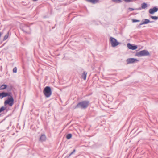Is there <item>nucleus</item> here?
<instances>
[{"mask_svg":"<svg viewBox=\"0 0 158 158\" xmlns=\"http://www.w3.org/2000/svg\"><path fill=\"white\" fill-rule=\"evenodd\" d=\"M8 96L7 99L5 100L4 102L5 105H9L10 106H12L14 103V99L12 93L11 92H2L0 93V98L2 99L3 98Z\"/></svg>","mask_w":158,"mask_h":158,"instance_id":"f257e3e1","label":"nucleus"},{"mask_svg":"<svg viewBox=\"0 0 158 158\" xmlns=\"http://www.w3.org/2000/svg\"><path fill=\"white\" fill-rule=\"evenodd\" d=\"M127 46L129 49L133 50H135L137 48V46L136 45H133L130 43H128Z\"/></svg>","mask_w":158,"mask_h":158,"instance_id":"0eeeda50","label":"nucleus"},{"mask_svg":"<svg viewBox=\"0 0 158 158\" xmlns=\"http://www.w3.org/2000/svg\"><path fill=\"white\" fill-rule=\"evenodd\" d=\"M113 2L116 3H119L121 2V0H112Z\"/></svg>","mask_w":158,"mask_h":158,"instance_id":"a211bd4d","label":"nucleus"},{"mask_svg":"<svg viewBox=\"0 0 158 158\" xmlns=\"http://www.w3.org/2000/svg\"><path fill=\"white\" fill-rule=\"evenodd\" d=\"M9 31H8L6 34L4 36V37L3 40L5 41L8 38L9 35Z\"/></svg>","mask_w":158,"mask_h":158,"instance_id":"2eb2a0df","label":"nucleus"},{"mask_svg":"<svg viewBox=\"0 0 158 158\" xmlns=\"http://www.w3.org/2000/svg\"><path fill=\"white\" fill-rule=\"evenodd\" d=\"M17 68L16 67H15L13 69V72L16 73L17 72Z\"/></svg>","mask_w":158,"mask_h":158,"instance_id":"4be33fe9","label":"nucleus"},{"mask_svg":"<svg viewBox=\"0 0 158 158\" xmlns=\"http://www.w3.org/2000/svg\"><path fill=\"white\" fill-rule=\"evenodd\" d=\"M138 61V60L137 59L134 58H128L126 60V62L127 64L134 63Z\"/></svg>","mask_w":158,"mask_h":158,"instance_id":"423d86ee","label":"nucleus"},{"mask_svg":"<svg viewBox=\"0 0 158 158\" xmlns=\"http://www.w3.org/2000/svg\"><path fill=\"white\" fill-rule=\"evenodd\" d=\"M125 2H129L133 1V0H124Z\"/></svg>","mask_w":158,"mask_h":158,"instance_id":"5701e85b","label":"nucleus"},{"mask_svg":"<svg viewBox=\"0 0 158 158\" xmlns=\"http://www.w3.org/2000/svg\"><path fill=\"white\" fill-rule=\"evenodd\" d=\"M26 27L28 29H29V27Z\"/></svg>","mask_w":158,"mask_h":158,"instance_id":"bb28decb","label":"nucleus"},{"mask_svg":"<svg viewBox=\"0 0 158 158\" xmlns=\"http://www.w3.org/2000/svg\"><path fill=\"white\" fill-rule=\"evenodd\" d=\"M153 21H150L148 19H143L141 23H140L139 25H141L143 24H146L149 23L153 22Z\"/></svg>","mask_w":158,"mask_h":158,"instance_id":"6e6552de","label":"nucleus"},{"mask_svg":"<svg viewBox=\"0 0 158 158\" xmlns=\"http://www.w3.org/2000/svg\"><path fill=\"white\" fill-rule=\"evenodd\" d=\"M147 7V4L145 3H143L141 4V8L143 9H145Z\"/></svg>","mask_w":158,"mask_h":158,"instance_id":"4468645a","label":"nucleus"},{"mask_svg":"<svg viewBox=\"0 0 158 158\" xmlns=\"http://www.w3.org/2000/svg\"><path fill=\"white\" fill-rule=\"evenodd\" d=\"M136 55L139 57L146 56H149L150 55L149 52L147 50H145L137 52Z\"/></svg>","mask_w":158,"mask_h":158,"instance_id":"20e7f679","label":"nucleus"},{"mask_svg":"<svg viewBox=\"0 0 158 158\" xmlns=\"http://www.w3.org/2000/svg\"><path fill=\"white\" fill-rule=\"evenodd\" d=\"M128 10H130L131 11H132L133 10H134V9L132 8H128Z\"/></svg>","mask_w":158,"mask_h":158,"instance_id":"b1692460","label":"nucleus"},{"mask_svg":"<svg viewBox=\"0 0 158 158\" xmlns=\"http://www.w3.org/2000/svg\"><path fill=\"white\" fill-rule=\"evenodd\" d=\"M89 102L87 100L79 102L74 108V109L80 108L82 109H85L89 106Z\"/></svg>","mask_w":158,"mask_h":158,"instance_id":"f03ea898","label":"nucleus"},{"mask_svg":"<svg viewBox=\"0 0 158 158\" xmlns=\"http://www.w3.org/2000/svg\"><path fill=\"white\" fill-rule=\"evenodd\" d=\"M22 30L23 31L26 33H28L27 31H25V28H23V29H22Z\"/></svg>","mask_w":158,"mask_h":158,"instance_id":"393cba45","label":"nucleus"},{"mask_svg":"<svg viewBox=\"0 0 158 158\" xmlns=\"http://www.w3.org/2000/svg\"><path fill=\"white\" fill-rule=\"evenodd\" d=\"M46 139V137L45 135L44 134H42L40 136L39 139V140L41 142H42L45 141Z\"/></svg>","mask_w":158,"mask_h":158,"instance_id":"9d476101","label":"nucleus"},{"mask_svg":"<svg viewBox=\"0 0 158 158\" xmlns=\"http://www.w3.org/2000/svg\"><path fill=\"white\" fill-rule=\"evenodd\" d=\"M72 137V135L71 134H69L66 135V138L67 139H69L71 138Z\"/></svg>","mask_w":158,"mask_h":158,"instance_id":"f3484780","label":"nucleus"},{"mask_svg":"<svg viewBox=\"0 0 158 158\" xmlns=\"http://www.w3.org/2000/svg\"><path fill=\"white\" fill-rule=\"evenodd\" d=\"M32 0L33 1H37L38 0Z\"/></svg>","mask_w":158,"mask_h":158,"instance_id":"a878e982","label":"nucleus"},{"mask_svg":"<svg viewBox=\"0 0 158 158\" xmlns=\"http://www.w3.org/2000/svg\"><path fill=\"white\" fill-rule=\"evenodd\" d=\"M110 43L111 44L112 46L113 47H115L120 44V43L117 42L116 40L114 38L110 37Z\"/></svg>","mask_w":158,"mask_h":158,"instance_id":"39448f33","label":"nucleus"},{"mask_svg":"<svg viewBox=\"0 0 158 158\" xmlns=\"http://www.w3.org/2000/svg\"><path fill=\"white\" fill-rule=\"evenodd\" d=\"M140 21L139 20L135 19H132V22L133 23H135L137 22H139Z\"/></svg>","mask_w":158,"mask_h":158,"instance_id":"412c9836","label":"nucleus"},{"mask_svg":"<svg viewBox=\"0 0 158 158\" xmlns=\"http://www.w3.org/2000/svg\"><path fill=\"white\" fill-rule=\"evenodd\" d=\"M7 85L6 84H3L0 86V90H3L6 89Z\"/></svg>","mask_w":158,"mask_h":158,"instance_id":"f8f14e48","label":"nucleus"},{"mask_svg":"<svg viewBox=\"0 0 158 158\" xmlns=\"http://www.w3.org/2000/svg\"><path fill=\"white\" fill-rule=\"evenodd\" d=\"M86 1L91 2L93 4H95L98 2L99 0H85Z\"/></svg>","mask_w":158,"mask_h":158,"instance_id":"ddd939ff","label":"nucleus"},{"mask_svg":"<svg viewBox=\"0 0 158 158\" xmlns=\"http://www.w3.org/2000/svg\"><path fill=\"white\" fill-rule=\"evenodd\" d=\"M151 18L154 20H157L158 19V16H151Z\"/></svg>","mask_w":158,"mask_h":158,"instance_id":"aec40b11","label":"nucleus"},{"mask_svg":"<svg viewBox=\"0 0 158 158\" xmlns=\"http://www.w3.org/2000/svg\"><path fill=\"white\" fill-rule=\"evenodd\" d=\"M6 107H5L4 106H2L0 108V113L3 111L4 110H5L6 109Z\"/></svg>","mask_w":158,"mask_h":158,"instance_id":"6ab92c4d","label":"nucleus"},{"mask_svg":"<svg viewBox=\"0 0 158 158\" xmlns=\"http://www.w3.org/2000/svg\"><path fill=\"white\" fill-rule=\"evenodd\" d=\"M87 74V72L84 71L81 75L82 78L85 80H86Z\"/></svg>","mask_w":158,"mask_h":158,"instance_id":"9b49d317","label":"nucleus"},{"mask_svg":"<svg viewBox=\"0 0 158 158\" xmlns=\"http://www.w3.org/2000/svg\"><path fill=\"white\" fill-rule=\"evenodd\" d=\"M158 9L156 7H154L152 9H150L149 10V13L151 14H153L155 12L157 11Z\"/></svg>","mask_w":158,"mask_h":158,"instance_id":"1a4fd4ad","label":"nucleus"},{"mask_svg":"<svg viewBox=\"0 0 158 158\" xmlns=\"http://www.w3.org/2000/svg\"><path fill=\"white\" fill-rule=\"evenodd\" d=\"M43 93L46 97H49L52 94L51 88L48 86L46 87L43 90Z\"/></svg>","mask_w":158,"mask_h":158,"instance_id":"7ed1b4c3","label":"nucleus"},{"mask_svg":"<svg viewBox=\"0 0 158 158\" xmlns=\"http://www.w3.org/2000/svg\"><path fill=\"white\" fill-rule=\"evenodd\" d=\"M75 151L76 150L74 149L71 153H70L69 155H67L64 158H68L71 155L74 153Z\"/></svg>","mask_w":158,"mask_h":158,"instance_id":"dca6fc26","label":"nucleus"}]
</instances>
